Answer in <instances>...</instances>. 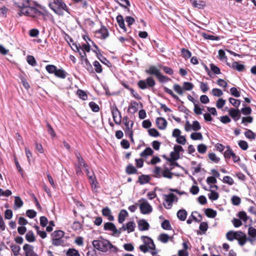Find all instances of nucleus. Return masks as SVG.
Instances as JSON below:
<instances>
[{
	"label": "nucleus",
	"mask_w": 256,
	"mask_h": 256,
	"mask_svg": "<svg viewBox=\"0 0 256 256\" xmlns=\"http://www.w3.org/2000/svg\"><path fill=\"white\" fill-rule=\"evenodd\" d=\"M48 6L58 16H64V10L66 11L68 14H70V9L63 0H56L53 1V2L49 3Z\"/></svg>",
	"instance_id": "nucleus-1"
},
{
	"label": "nucleus",
	"mask_w": 256,
	"mask_h": 256,
	"mask_svg": "<svg viewBox=\"0 0 256 256\" xmlns=\"http://www.w3.org/2000/svg\"><path fill=\"white\" fill-rule=\"evenodd\" d=\"M92 244L94 248L103 252H106L110 250L114 252L117 251L116 247L114 246L108 240L104 238L94 240Z\"/></svg>",
	"instance_id": "nucleus-2"
},
{
	"label": "nucleus",
	"mask_w": 256,
	"mask_h": 256,
	"mask_svg": "<svg viewBox=\"0 0 256 256\" xmlns=\"http://www.w3.org/2000/svg\"><path fill=\"white\" fill-rule=\"evenodd\" d=\"M18 14L20 16L22 14H24L34 18H40L42 16H44L40 11L31 6L28 8H25L24 9L20 10L18 12Z\"/></svg>",
	"instance_id": "nucleus-3"
},
{
	"label": "nucleus",
	"mask_w": 256,
	"mask_h": 256,
	"mask_svg": "<svg viewBox=\"0 0 256 256\" xmlns=\"http://www.w3.org/2000/svg\"><path fill=\"white\" fill-rule=\"evenodd\" d=\"M64 233L61 230H58L52 234V244L55 246L62 245L64 242L62 238L64 237Z\"/></svg>",
	"instance_id": "nucleus-4"
},
{
	"label": "nucleus",
	"mask_w": 256,
	"mask_h": 256,
	"mask_svg": "<svg viewBox=\"0 0 256 256\" xmlns=\"http://www.w3.org/2000/svg\"><path fill=\"white\" fill-rule=\"evenodd\" d=\"M156 82L151 76L147 78L145 80H140L138 82V86L142 90L153 88Z\"/></svg>",
	"instance_id": "nucleus-5"
},
{
	"label": "nucleus",
	"mask_w": 256,
	"mask_h": 256,
	"mask_svg": "<svg viewBox=\"0 0 256 256\" xmlns=\"http://www.w3.org/2000/svg\"><path fill=\"white\" fill-rule=\"evenodd\" d=\"M139 202H140V208L142 214H148L152 212V206L146 200L142 198L139 200Z\"/></svg>",
	"instance_id": "nucleus-6"
},
{
	"label": "nucleus",
	"mask_w": 256,
	"mask_h": 256,
	"mask_svg": "<svg viewBox=\"0 0 256 256\" xmlns=\"http://www.w3.org/2000/svg\"><path fill=\"white\" fill-rule=\"evenodd\" d=\"M88 178L90 180V183L92 190L96 188L98 182L95 174L93 172H90L87 168H85Z\"/></svg>",
	"instance_id": "nucleus-7"
},
{
	"label": "nucleus",
	"mask_w": 256,
	"mask_h": 256,
	"mask_svg": "<svg viewBox=\"0 0 256 256\" xmlns=\"http://www.w3.org/2000/svg\"><path fill=\"white\" fill-rule=\"evenodd\" d=\"M164 200L166 203L164 204V208L166 209H170L172 206V204L176 196L172 193L164 195Z\"/></svg>",
	"instance_id": "nucleus-8"
},
{
	"label": "nucleus",
	"mask_w": 256,
	"mask_h": 256,
	"mask_svg": "<svg viewBox=\"0 0 256 256\" xmlns=\"http://www.w3.org/2000/svg\"><path fill=\"white\" fill-rule=\"evenodd\" d=\"M235 240H238L239 244L241 246H244L246 243L247 240H248L251 242L252 241V238H248V239L246 234L240 231L236 232Z\"/></svg>",
	"instance_id": "nucleus-9"
},
{
	"label": "nucleus",
	"mask_w": 256,
	"mask_h": 256,
	"mask_svg": "<svg viewBox=\"0 0 256 256\" xmlns=\"http://www.w3.org/2000/svg\"><path fill=\"white\" fill-rule=\"evenodd\" d=\"M112 112L115 123L116 124H120L121 123V114L116 106L112 108Z\"/></svg>",
	"instance_id": "nucleus-10"
},
{
	"label": "nucleus",
	"mask_w": 256,
	"mask_h": 256,
	"mask_svg": "<svg viewBox=\"0 0 256 256\" xmlns=\"http://www.w3.org/2000/svg\"><path fill=\"white\" fill-rule=\"evenodd\" d=\"M31 0H16L15 4L20 8V10L32 6Z\"/></svg>",
	"instance_id": "nucleus-11"
},
{
	"label": "nucleus",
	"mask_w": 256,
	"mask_h": 256,
	"mask_svg": "<svg viewBox=\"0 0 256 256\" xmlns=\"http://www.w3.org/2000/svg\"><path fill=\"white\" fill-rule=\"evenodd\" d=\"M33 246L28 244H25L23 246V249L25 252L26 256H38L34 252Z\"/></svg>",
	"instance_id": "nucleus-12"
},
{
	"label": "nucleus",
	"mask_w": 256,
	"mask_h": 256,
	"mask_svg": "<svg viewBox=\"0 0 256 256\" xmlns=\"http://www.w3.org/2000/svg\"><path fill=\"white\" fill-rule=\"evenodd\" d=\"M229 115L234 121H237L240 117V112L238 109L231 108L228 111Z\"/></svg>",
	"instance_id": "nucleus-13"
},
{
	"label": "nucleus",
	"mask_w": 256,
	"mask_h": 256,
	"mask_svg": "<svg viewBox=\"0 0 256 256\" xmlns=\"http://www.w3.org/2000/svg\"><path fill=\"white\" fill-rule=\"evenodd\" d=\"M156 124L159 129L164 130L166 127L167 122L164 118L160 117L156 118Z\"/></svg>",
	"instance_id": "nucleus-14"
},
{
	"label": "nucleus",
	"mask_w": 256,
	"mask_h": 256,
	"mask_svg": "<svg viewBox=\"0 0 256 256\" xmlns=\"http://www.w3.org/2000/svg\"><path fill=\"white\" fill-rule=\"evenodd\" d=\"M150 225L144 219L140 220L138 222V228L140 231L148 230Z\"/></svg>",
	"instance_id": "nucleus-15"
},
{
	"label": "nucleus",
	"mask_w": 256,
	"mask_h": 256,
	"mask_svg": "<svg viewBox=\"0 0 256 256\" xmlns=\"http://www.w3.org/2000/svg\"><path fill=\"white\" fill-rule=\"evenodd\" d=\"M104 230H108L112 232L114 234H118V230L116 228L115 225L112 222H106L104 226Z\"/></svg>",
	"instance_id": "nucleus-16"
},
{
	"label": "nucleus",
	"mask_w": 256,
	"mask_h": 256,
	"mask_svg": "<svg viewBox=\"0 0 256 256\" xmlns=\"http://www.w3.org/2000/svg\"><path fill=\"white\" fill-rule=\"evenodd\" d=\"M143 238L144 244L148 246L152 251H154L155 250V244L152 240L148 236H143Z\"/></svg>",
	"instance_id": "nucleus-17"
},
{
	"label": "nucleus",
	"mask_w": 256,
	"mask_h": 256,
	"mask_svg": "<svg viewBox=\"0 0 256 256\" xmlns=\"http://www.w3.org/2000/svg\"><path fill=\"white\" fill-rule=\"evenodd\" d=\"M102 214L104 216L108 217V219L110 221H113L114 217L112 215V212L110 208L108 207H106L102 210Z\"/></svg>",
	"instance_id": "nucleus-18"
},
{
	"label": "nucleus",
	"mask_w": 256,
	"mask_h": 256,
	"mask_svg": "<svg viewBox=\"0 0 256 256\" xmlns=\"http://www.w3.org/2000/svg\"><path fill=\"white\" fill-rule=\"evenodd\" d=\"M97 32L100 34L98 37L101 39H106L109 35L107 28L104 26H102Z\"/></svg>",
	"instance_id": "nucleus-19"
},
{
	"label": "nucleus",
	"mask_w": 256,
	"mask_h": 256,
	"mask_svg": "<svg viewBox=\"0 0 256 256\" xmlns=\"http://www.w3.org/2000/svg\"><path fill=\"white\" fill-rule=\"evenodd\" d=\"M94 52L97 55V57L98 58V60L107 66H108L110 67L111 66L110 62L106 58L102 56V55L100 53L98 52L97 51L94 50Z\"/></svg>",
	"instance_id": "nucleus-20"
},
{
	"label": "nucleus",
	"mask_w": 256,
	"mask_h": 256,
	"mask_svg": "<svg viewBox=\"0 0 256 256\" xmlns=\"http://www.w3.org/2000/svg\"><path fill=\"white\" fill-rule=\"evenodd\" d=\"M146 72L149 74L154 75L156 77H158V76L160 73V70L155 66H150L148 70H146Z\"/></svg>",
	"instance_id": "nucleus-21"
},
{
	"label": "nucleus",
	"mask_w": 256,
	"mask_h": 256,
	"mask_svg": "<svg viewBox=\"0 0 256 256\" xmlns=\"http://www.w3.org/2000/svg\"><path fill=\"white\" fill-rule=\"evenodd\" d=\"M128 216V212L125 210H122L118 214V222L120 224L123 223L126 218Z\"/></svg>",
	"instance_id": "nucleus-22"
},
{
	"label": "nucleus",
	"mask_w": 256,
	"mask_h": 256,
	"mask_svg": "<svg viewBox=\"0 0 256 256\" xmlns=\"http://www.w3.org/2000/svg\"><path fill=\"white\" fill-rule=\"evenodd\" d=\"M116 20L119 26L124 32H126V28L125 26L123 16L121 14H119L116 16Z\"/></svg>",
	"instance_id": "nucleus-23"
},
{
	"label": "nucleus",
	"mask_w": 256,
	"mask_h": 256,
	"mask_svg": "<svg viewBox=\"0 0 256 256\" xmlns=\"http://www.w3.org/2000/svg\"><path fill=\"white\" fill-rule=\"evenodd\" d=\"M68 74V73L63 69H57L54 74L56 77L60 78H65Z\"/></svg>",
	"instance_id": "nucleus-24"
},
{
	"label": "nucleus",
	"mask_w": 256,
	"mask_h": 256,
	"mask_svg": "<svg viewBox=\"0 0 256 256\" xmlns=\"http://www.w3.org/2000/svg\"><path fill=\"white\" fill-rule=\"evenodd\" d=\"M232 68L236 69L238 72H242L244 70L245 66L244 64H239L238 62H234L232 63Z\"/></svg>",
	"instance_id": "nucleus-25"
},
{
	"label": "nucleus",
	"mask_w": 256,
	"mask_h": 256,
	"mask_svg": "<svg viewBox=\"0 0 256 256\" xmlns=\"http://www.w3.org/2000/svg\"><path fill=\"white\" fill-rule=\"evenodd\" d=\"M187 212L185 210L182 209L179 210L177 212L178 218L182 221H184L186 219Z\"/></svg>",
	"instance_id": "nucleus-26"
},
{
	"label": "nucleus",
	"mask_w": 256,
	"mask_h": 256,
	"mask_svg": "<svg viewBox=\"0 0 256 256\" xmlns=\"http://www.w3.org/2000/svg\"><path fill=\"white\" fill-rule=\"evenodd\" d=\"M150 180V178L148 176L142 174L138 177V182L141 184L148 183Z\"/></svg>",
	"instance_id": "nucleus-27"
},
{
	"label": "nucleus",
	"mask_w": 256,
	"mask_h": 256,
	"mask_svg": "<svg viewBox=\"0 0 256 256\" xmlns=\"http://www.w3.org/2000/svg\"><path fill=\"white\" fill-rule=\"evenodd\" d=\"M238 216L240 218V220H242L244 221V222L246 223V222L248 220H250L252 221V220L250 218L249 216H248L245 212L241 211L238 214Z\"/></svg>",
	"instance_id": "nucleus-28"
},
{
	"label": "nucleus",
	"mask_w": 256,
	"mask_h": 256,
	"mask_svg": "<svg viewBox=\"0 0 256 256\" xmlns=\"http://www.w3.org/2000/svg\"><path fill=\"white\" fill-rule=\"evenodd\" d=\"M126 172L128 174H132L137 173V170L132 164H128L126 169Z\"/></svg>",
	"instance_id": "nucleus-29"
},
{
	"label": "nucleus",
	"mask_w": 256,
	"mask_h": 256,
	"mask_svg": "<svg viewBox=\"0 0 256 256\" xmlns=\"http://www.w3.org/2000/svg\"><path fill=\"white\" fill-rule=\"evenodd\" d=\"M136 228V224L134 222H128L126 226V229L128 232V233L133 232L134 230Z\"/></svg>",
	"instance_id": "nucleus-30"
},
{
	"label": "nucleus",
	"mask_w": 256,
	"mask_h": 256,
	"mask_svg": "<svg viewBox=\"0 0 256 256\" xmlns=\"http://www.w3.org/2000/svg\"><path fill=\"white\" fill-rule=\"evenodd\" d=\"M170 157L167 158V160L170 162H173L174 160H176L180 158V154L174 151L170 152Z\"/></svg>",
	"instance_id": "nucleus-31"
},
{
	"label": "nucleus",
	"mask_w": 256,
	"mask_h": 256,
	"mask_svg": "<svg viewBox=\"0 0 256 256\" xmlns=\"http://www.w3.org/2000/svg\"><path fill=\"white\" fill-rule=\"evenodd\" d=\"M154 151L152 150V149L150 148H146L143 152H142L140 156L142 157L145 158L148 156H151L153 154Z\"/></svg>",
	"instance_id": "nucleus-32"
},
{
	"label": "nucleus",
	"mask_w": 256,
	"mask_h": 256,
	"mask_svg": "<svg viewBox=\"0 0 256 256\" xmlns=\"http://www.w3.org/2000/svg\"><path fill=\"white\" fill-rule=\"evenodd\" d=\"M206 215L210 218H214L216 216V212L212 208H206L205 210Z\"/></svg>",
	"instance_id": "nucleus-33"
},
{
	"label": "nucleus",
	"mask_w": 256,
	"mask_h": 256,
	"mask_svg": "<svg viewBox=\"0 0 256 256\" xmlns=\"http://www.w3.org/2000/svg\"><path fill=\"white\" fill-rule=\"evenodd\" d=\"M76 156L78 160V166H82L84 168H86L88 167L87 164L85 162L84 160L80 156V154H76Z\"/></svg>",
	"instance_id": "nucleus-34"
},
{
	"label": "nucleus",
	"mask_w": 256,
	"mask_h": 256,
	"mask_svg": "<svg viewBox=\"0 0 256 256\" xmlns=\"http://www.w3.org/2000/svg\"><path fill=\"white\" fill-rule=\"evenodd\" d=\"M134 124V122H132L131 124H124L126 128L124 129L126 136L130 134L133 133L132 128Z\"/></svg>",
	"instance_id": "nucleus-35"
},
{
	"label": "nucleus",
	"mask_w": 256,
	"mask_h": 256,
	"mask_svg": "<svg viewBox=\"0 0 256 256\" xmlns=\"http://www.w3.org/2000/svg\"><path fill=\"white\" fill-rule=\"evenodd\" d=\"M138 103L136 102H131L128 106V110L132 114H134L137 111Z\"/></svg>",
	"instance_id": "nucleus-36"
},
{
	"label": "nucleus",
	"mask_w": 256,
	"mask_h": 256,
	"mask_svg": "<svg viewBox=\"0 0 256 256\" xmlns=\"http://www.w3.org/2000/svg\"><path fill=\"white\" fill-rule=\"evenodd\" d=\"M210 192L208 194V198L212 200H218L219 197L218 194L215 192L214 190H210Z\"/></svg>",
	"instance_id": "nucleus-37"
},
{
	"label": "nucleus",
	"mask_w": 256,
	"mask_h": 256,
	"mask_svg": "<svg viewBox=\"0 0 256 256\" xmlns=\"http://www.w3.org/2000/svg\"><path fill=\"white\" fill-rule=\"evenodd\" d=\"M46 70L49 74H54L57 70V68L54 65L48 64L46 66Z\"/></svg>",
	"instance_id": "nucleus-38"
},
{
	"label": "nucleus",
	"mask_w": 256,
	"mask_h": 256,
	"mask_svg": "<svg viewBox=\"0 0 256 256\" xmlns=\"http://www.w3.org/2000/svg\"><path fill=\"white\" fill-rule=\"evenodd\" d=\"M10 246L12 251L14 253V256H18L19 254V252L20 250V248L16 244H12L10 245Z\"/></svg>",
	"instance_id": "nucleus-39"
},
{
	"label": "nucleus",
	"mask_w": 256,
	"mask_h": 256,
	"mask_svg": "<svg viewBox=\"0 0 256 256\" xmlns=\"http://www.w3.org/2000/svg\"><path fill=\"white\" fill-rule=\"evenodd\" d=\"M26 238L28 242H34L35 240V237L32 231H28L26 234Z\"/></svg>",
	"instance_id": "nucleus-40"
},
{
	"label": "nucleus",
	"mask_w": 256,
	"mask_h": 256,
	"mask_svg": "<svg viewBox=\"0 0 256 256\" xmlns=\"http://www.w3.org/2000/svg\"><path fill=\"white\" fill-rule=\"evenodd\" d=\"M236 232L234 231H229L226 234V238L228 240L230 241H232L236 239Z\"/></svg>",
	"instance_id": "nucleus-41"
},
{
	"label": "nucleus",
	"mask_w": 256,
	"mask_h": 256,
	"mask_svg": "<svg viewBox=\"0 0 256 256\" xmlns=\"http://www.w3.org/2000/svg\"><path fill=\"white\" fill-rule=\"evenodd\" d=\"M226 148L227 150L224 152V155L226 158H230L232 157L234 152L230 146H227Z\"/></svg>",
	"instance_id": "nucleus-42"
},
{
	"label": "nucleus",
	"mask_w": 256,
	"mask_h": 256,
	"mask_svg": "<svg viewBox=\"0 0 256 256\" xmlns=\"http://www.w3.org/2000/svg\"><path fill=\"white\" fill-rule=\"evenodd\" d=\"M169 238L170 236L168 234H161L159 236L158 240L163 243H166L168 241Z\"/></svg>",
	"instance_id": "nucleus-43"
},
{
	"label": "nucleus",
	"mask_w": 256,
	"mask_h": 256,
	"mask_svg": "<svg viewBox=\"0 0 256 256\" xmlns=\"http://www.w3.org/2000/svg\"><path fill=\"white\" fill-rule=\"evenodd\" d=\"M244 135L248 138L251 140H254L256 136V134L250 130H248L244 132Z\"/></svg>",
	"instance_id": "nucleus-44"
},
{
	"label": "nucleus",
	"mask_w": 256,
	"mask_h": 256,
	"mask_svg": "<svg viewBox=\"0 0 256 256\" xmlns=\"http://www.w3.org/2000/svg\"><path fill=\"white\" fill-rule=\"evenodd\" d=\"M93 65L94 68V70L97 73H101L102 71L101 64L100 62L96 60L93 62Z\"/></svg>",
	"instance_id": "nucleus-45"
},
{
	"label": "nucleus",
	"mask_w": 256,
	"mask_h": 256,
	"mask_svg": "<svg viewBox=\"0 0 256 256\" xmlns=\"http://www.w3.org/2000/svg\"><path fill=\"white\" fill-rule=\"evenodd\" d=\"M120 6L127 8L128 6H130V2L128 0H116Z\"/></svg>",
	"instance_id": "nucleus-46"
},
{
	"label": "nucleus",
	"mask_w": 256,
	"mask_h": 256,
	"mask_svg": "<svg viewBox=\"0 0 256 256\" xmlns=\"http://www.w3.org/2000/svg\"><path fill=\"white\" fill-rule=\"evenodd\" d=\"M161 225L162 228L164 230H170L172 228L170 221L167 220H164Z\"/></svg>",
	"instance_id": "nucleus-47"
},
{
	"label": "nucleus",
	"mask_w": 256,
	"mask_h": 256,
	"mask_svg": "<svg viewBox=\"0 0 256 256\" xmlns=\"http://www.w3.org/2000/svg\"><path fill=\"white\" fill-rule=\"evenodd\" d=\"M190 138L193 140H201L202 139V136L200 132H192L190 135Z\"/></svg>",
	"instance_id": "nucleus-48"
},
{
	"label": "nucleus",
	"mask_w": 256,
	"mask_h": 256,
	"mask_svg": "<svg viewBox=\"0 0 256 256\" xmlns=\"http://www.w3.org/2000/svg\"><path fill=\"white\" fill-rule=\"evenodd\" d=\"M66 254V256H80L78 250L75 249H69Z\"/></svg>",
	"instance_id": "nucleus-49"
},
{
	"label": "nucleus",
	"mask_w": 256,
	"mask_h": 256,
	"mask_svg": "<svg viewBox=\"0 0 256 256\" xmlns=\"http://www.w3.org/2000/svg\"><path fill=\"white\" fill-rule=\"evenodd\" d=\"M208 156V158L215 163H218L220 162V158L214 153H210Z\"/></svg>",
	"instance_id": "nucleus-50"
},
{
	"label": "nucleus",
	"mask_w": 256,
	"mask_h": 256,
	"mask_svg": "<svg viewBox=\"0 0 256 256\" xmlns=\"http://www.w3.org/2000/svg\"><path fill=\"white\" fill-rule=\"evenodd\" d=\"M192 5L195 8H201L205 6V3L202 1H194L192 2Z\"/></svg>",
	"instance_id": "nucleus-51"
},
{
	"label": "nucleus",
	"mask_w": 256,
	"mask_h": 256,
	"mask_svg": "<svg viewBox=\"0 0 256 256\" xmlns=\"http://www.w3.org/2000/svg\"><path fill=\"white\" fill-rule=\"evenodd\" d=\"M89 106L94 112H98L100 110L99 106L94 102H91L89 103Z\"/></svg>",
	"instance_id": "nucleus-52"
},
{
	"label": "nucleus",
	"mask_w": 256,
	"mask_h": 256,
	"mask_svg": "<svg viewBox=\"0 0 256 256\" xmlns=\"http://www.w3.org/2000/svg\"><path fill=\"white\" fill-rule=\"evenodd\" d=\"M26 60L28 64L32 66H35L36 64V60L32 56H28L26 58Z\"/></svg>",
	"instance_id": "nucleus-53"
},
{
	"label": "nucleus",
	"mask_w": 256,
	"mask_h": 256,
	"mask_svg": "<svg viewBox=\"0 0 256 256\" xmlns=\"http://www.w3.org/2000/svg\"><path fill=\"white\" fill-rule=\"evenodd\" d=\"M182 54L183 56L186 58H190L192 56V54L190 50L186 48H182L181 50Z\"/></svg>",
	"instance_id": "nucleus-54"
},
{
	"label": "nucleus",
	"mask_w": 256,
	"mask_h": 256,
	"mask_svg": "<svg viewBox=\"0 0 256 256\" xmlns=\"http://www.w3.org/2000/svg\"><path fill=\"white\" fill-rule=\"evenodd\" d=\"M207 146L204 144H200L198 146V151L200 154H204L206 152Z\"/></svg>",
	"instance_id": "nucleus-55"
},
{
	"label": "nucleus",
	"mask_w": 256,
	"mask_h": 256,
	"mask_svg": "<svg viewBox=\"0 0 256 256\" xmlns=\"http://www.w3.org/2000/svg\"><path fill=\"white\" fill-rule=\"evenodd\" d=\"M23 205V202L19 196H16L14 200V206L17 208H20Z\"/></svg>",
	"instance_id": "nucleus-56"
},
{
	"label": "nucleus",
	"mask_w": 256,
	"mask_h": 256,
	"mask_svg": "<svg viewBox=\"0 0 256 256\" xmlns=\"http://www.w3.org/2000/svg\"><path fill=\"white\" fill-rule=\"evenodd\" d=\"M230 102L234 106L238 108L240 104V100H238L234 99L232 98H229Z\"/></svg>",
	"instance_id": "nucleus-57"
},
{
	"label": "nucleus",
	"mask_w": 256,
	"mask_h": 256,
	"mask_svg": "<svg viewBox=\"0 0 256 256\" xmlns=\"http://www.w3.org/2000/svg\"><path fill=\"white\" fill-rule=\"evenodd\" d=\"M157 78L160 82H166L170 80V78L162 74L161 73H160V74L158 76Z\"/></svg>",
	"instance_id": "nucleus-58"
},
{
	"label": "nucleus",
	"mask_w": 256,
	"mask_h": 256,
	"mask_svg": "<svg viewBox=\"0 0 256 256\" xmlns=\"http://www.w3.org/2000/svg\"><path fill=\"white\" fill-rule=\"evenodd\" d=\"M77 94L79 98L83 100H86L87 99L88 96L85 92L82 90H78L77 91Z\"/></svg>",
	"instance_id": "nucleus-59"
},
{
	"label": "nucleus",
	"mask_w": 256,
	"mask_h": 256,
	"mask_svg": "<svg viewBox=\"0 0 256 256\" xmlns=\"http://www.w3.org/2000/svg\"><path fill=\"white\" fill-rule=\"evenodd\" d=\"M84 60V62H85L86 68V70L90 72L93 73L94 72L93 68L92 67V66L91 65V64L89 62L88 60V58H85Z\"/></svg>",
	"instance_id": "nucleus-60"
},
{
	"label": "nucleus",
	"mask_w": 256,
	"mask_h": 256,
	"mask_svg": "<svg viewBox=\"0 0 256 256\" xmlns=\"http://www.w3.org/2000/svg\"><path fill=\"white\" fill-rule=\"evenodd\" d=\"M223 182L228 184L230 186L234 184L233 179L230 176H225L223 178Z\"/></svg>",
	"instance_id": "nucleus-61"
},
{
	"label": "nucleus",
	"mask_w": 256,
	"mask_h": 256,
	"mask_svg": "<svg viewBox=\"0 0 256 256\" xmlns=\"http://www.w3.org/2000/svg\"><path fill=\"white\" fill-rule=\"evenodd\" d=\"M232 204L234 206H238L240 204L241 202L240 198L236 196H234L232 198Z\"/></svg>",
	"instance_id": "nucleus-62"
},
{
	"label": "nucleus",
	"mask_w": 256,
	"mask_h": 256,
	"mask_svg": "<svg viewBox=\"0 0 256 256\" xmlns=\"http://www.w3.org/2000/svg\"><path fill=\"white\" fill-rule=\"evenodd\" d=\"M230 92L234 97L238 98L240 96V92L236 88L232 87L230 88Z\"/></svg>",
	"instance_id": "nucleus-63"
},
{
	"label": "nucleus",
	"mask_w": 256,
	"mask_h": 256,
	"mask_svg": "<svg viewBox=\"0 0 256 256\" xmlns=\"http://www.w3.org/2000/svg\"><path fill=\"white\" fill-rule=\"evenodd\" d=\"M248 235L252 238L256 236V229L252 226H250L248 230Z\"/></svg>",
	"instance_id": "nucleus-64"
}]
</instances>
